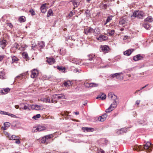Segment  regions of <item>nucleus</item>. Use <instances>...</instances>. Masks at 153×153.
<instances>
[{
	"instance_id": "f257e3e1",
	"label": "nucleus",
	"mask_w": 153,
	"mask_h": 153,
	"mask_svg": "<svg viewBox=\"0 0 153 153\" xmlns=\"http://www.w3.org/2000/svg\"><path fill=\"white\" fill-rule=\"evenodd\" d=\"M139 150H143L144 149L146 150V151L147 152H150L152 150V147H153V145L149 142H147L143 146H138Z\"/></svg>"
},
{
	"instance_id": "f03ea898",
	"label": "nucleus",
	"mask_w": 153,
	"mask_h": 153,
	"mask_svg": "<svg viewBox=\"0 0 153 153\" xmlns=\"http://www.w3.org/2000/svg\"><path fill=\"white\" fill-rule=\"evenodd\" d=\"M144 16V13L143 12L139 11H135L134 12L131 17H134L137 19H143Z\"/></svg>"
},
{
	"instance_id": "7ed1b4c3",
	"label": "nucleus",
	"mask_w": 153,
	"mask_h": 153,
	"mask_svg": "<svg viewBox=\"0 0 153 153\" xmlns=\"http://www.w3.org/2000/svg\"><path fill=\"white\" fill-rule=\"evenodd\" d=\"M46 129V128L44 126H39L37 128H33L32 129V131L33 132H37L38 131H40L45 130Z\"/></svg>"
},
{
	"instance_id": "20e7f679",
	"label": "nucleus",
	"mask_w": 153,
	"mask_h": 153,
	"mask_svg": "<svg viewBox=\"0 0 153 153\" xmlns=\"http://www.w3.org/2000/svg\"><path fill=\"white\" fill-rule=\"evenodd\" d=\"M94 29L91 27H88L84 29V33L86 35H91L93 32Z\"/></svg>"
},
{
	"instance_id": "39448f33",
	"label": "nucleus",
	"mask_w": 153,
	"mask_h": 153,
	"mask_svg": "<svg viewBox=\"0 0 153 153\" xmlns=\"http://www.w3.org/2000/svg\"><path fill=\"white\" fill-rule=\"evenodd\" d=\"M31 77L32 78H34L37 77L39 73L38 70L36 69H34L31 71Z\"/></svg>"
},
{
	"instance_id": "423d86ee",
	"label": "nucleus",
	"mask_w": 153,
	"mask_h": 153,
	"mask_svg": "<svg viewBox=\"0 0 153 153\" xmlns=\"http://www.w3.org/2000/svg\"><path fill=\"white\" fill-rule=\"evenodd\" d=\"M100 49L102 51L105 53L108 51L109 50V47L106 45L101 46Z\"/></svg>"
},
{
	"instance_id": "0eeeda50",
	"label": "nucleus",
	"mask_w": 153,
	"mask_h": 153,
	"mask_svg": "<svg viewBox=\"0 0 153 153\" xmlns=\"http://www.w3.org/2000/svg\"><path fill=\"white\" fill-rule=\"evenodd\" d=\"M114 100V101L113 103H112L110 106L113 110H114L117 107L118 104V100L117 99Z\"/></svg>"
},
{
	"instance_id": "6e6552de",
	"label": "nucleus",
	"mask_w": 153,
	"mask_h": 153,
	"mask_svg": "<svg viewBox=\"0 0 153 153\" xmlns=\"http://www.w3.org/2000/svg\"><path fill=\"white\" fill-rule=\"evenodd\" d=\"M10 91V89L8 88H2L0 91V93L1 94H5L7 93Z\"/></svg>"
},
{
	"instance_id": "1a4fd4ad",
	"label": "nucleus",
	"mask_w": 153,
	"mask_h": 153,
	"mask_svg": "<svg viewBox=\"0 0 153 153\" xmlns=\"http://www.w3.org/2000/svg\"><path fill=\"white\" fill-rule=\"evenodd\" d=\"M47 62L49 65H51L55 63V59L53 58L47 57Z\"/></svg>"
},
{
	"instance_id": "9d476101",
	"label": "nucleus",
	"mask_w": 153,
	"mask_h": 153,
	"mask_svg": "<svg viewBox=\"0 0 153 153\" xmlns=\"http://www.w3.org/2000/svg\"><path fill=\"white\" fill-rule=\"evenodd\" d=\"M107 117V114L105 113L101 116L99 117L98 118V120L101 122H103L105 120Z\"/></svg>"
},
{
	"instance_id": "9b49d317",
	"label": "nucleus",
	"mask_w": 153,
	"mask_h": 153,
	"mask_svg": "<svg viewBox=\"0 0 153 153\" xmlns=\"http://www.w3.org/2000/svg\"><path fill=\"white\" fill-rule=\"evenodd\" d=\"M108 97L109 99L113 100L117 99V97L112 93H109L108 94Z\"/></svg>"
},
{
	"instance_id": "f8f14e48",
	"label": "nucleus",
	"mask_w": 153,
	"mask_h": 153,
	"mask_svg": "<svg viewBox=\"0 0 153 153\" xmlns=\"http://www.w3.org/2000/svg\"><path fill=\"white\" fill-rule=\"evenodd\" d=\"M127 131L126 129L123 128H122L116 131L117 134L119 135L120 134H122L126 132Z\"/></svg>"
},
{
	"instance_id": "ddd939ff",
	"label": "nucleus",
	"mask_w": 153,
	"mask_h": 153,
	"mask_svg": "<svg viewBox=\"0 0 153 153\" xmlns=\"http://www.w3.org/2000/svg\"><path fill=\"white\" fill-rule=\"evenodd\" d=\"M143 57L140 54H139L134 56L133 57V59L135 61H137L142 59Z\"/></svg>"
},
{
	"instance_id": "4468645a",
	"label": "nucleus",
	"mask_w": 153,
	"mask_h": 153,
	"mask_svg": "<svg viewBox=\"0 0 153 153\" xmlns=\"http://www.w3.org/2000/svg\"><path fill=\"white\" fill-rule=\"evenodd\" d=\"M108 39V37L103 35H100L99 36V37L97 38V39L100 40L101 42H102L104 40H106Z\"/></svg>"
},
{
	"instance_id": "2eb2a0df",
	"label": "nucleus",
	"mask_w": 153,
	"mask_h": 153,
	"mask_svg": "<svg viewBox=\"0 0 153 153\" xmlns=\"http://www.w3.org/2000/svg\"><path fill=\"white\" fill-rule=\"evenodd\" d=\"M82 129L83 131L86 132L93 131L94 130V129L93 128L87 127H82Z\"/></svg>"
},
{
	"instance_id": "dca6fc26",
	"label": "nucleus",
	"mask_w": 153,
	"mask_h": 153,
	"mask_svg": "<svg viewBox=\"0 0 153 153\" xmlns=\"http://www.w3.org/2000/svg\"><path fill=\"white\" fill-rule=\"evenodd\" d=\"M106 96L105 94H104V93H101L97 97L96 99H98L100 98L102 100H104L106 99Z\"/></svg>"
},
{
	"instance_id": "f3484780",
	"label": "nucleus",
	"mask_w": 153,
	"mask_h": 153,
	"mask_svg": "<svg viewBox=\"0 0 153 153\" xmlns=\"http://www.w3.org/2000/svg\"><path fill=\"white\" fill-rule=\"evenodd\" d=\"M46 4L45 3L43 4L41 7L40 9L42 13H45L46 11Z\"/></svg>"
},
{
	"instance_id": "a211bd4d",
	"label": "nucleus",
	"mask_w": 153,
	"mask_h": 153,
	"mask_svg": "<svg viewBox=\"0 0 153 153\" xmlns=\"http://www.w3.org/2000/svg\"><path fill=\"white\" fill-rule=\"evenodd\" d=\"M10 123L9 122H6L4 123V126H2L1 128L4 130H6L10 126Z\"/></svg>"
},
{
	"instance_id": "6ab92c4d",
	"label": "nucleus",
	"mask_w": 153,
	"mask_h": 153,
	"mask_svg": "<svg viewBox=\"0 0 153 153\" xmlns=\"http://www.w3.org/2000/svg\"><path fill=\"white\" fill-rule=\"evenodd\" d=\"M134 50L132 49H130L124 52V54L127 56H129L131 53L133 52Z\"/></svg>"
},
{
	"instance_id": "aec40b11",
	"label": "nucleus",
	"mask_w": 153,
	"mask_h": 153,
	"mask_svg": "<svg viewBox=\"0 0 153 153\" xmlns=\"http://www.w3.org/2000/svg\"><path fill=\"white\" fill-rule=\"evenodd\" d=\"M63 85H64V86H70L71 85V82L70 81H65Z\"/></svg>"
},
{
	"instance_id": "412c9836",
	"label": "nucleus",
	"mask_w": 153,
	"mask_h": 153,
	"mask_svg": "<svg viewBox=\"0 0 153 153\" xmlns=\"http://www.w3.org/2000/svg\"><path fill=\"white\" fill-rule=\"evenodd\" d=\"M56 68H57L59 71L63 73H65V67L62 66H57Z\"/></svg>"
},
{
	"instance_id": "4be33fe9",
	"label": "nucleus",
	"mask_w": 153,
	"mask_h": 153,
	"mask_svg": "<svg viewBox=\"0 0 153 153\" xmlns=\"http://www.w3.org/2000/svg\"><path fill=\"white\" fill-rule=\"evenodd\" d=\"M75 40V39L73 37H71V38H70L68 39L67 42L70 44L69 45H71V43L72 45L74 44V42Z\"/></svg>"
},
{
	"instance_id": "5701e85b",
	"label": "nucleus",
	"mask_w": 153,
	"mask_h": 153,
	"mask_svg": "<svg viewBox=\"0 0 153 153\" xmlns=\"http://www.w3.org/2000/svg\"><path fill=\"white\" fill-rule=\"evenodd\" d=\"M0 78L1 79H5V74L4 71L0 72Z\"/></svg>"
},
{
	"instance_id": "b1692460",
	"label": "nucleus",
	"mask_w": 153,
	"mask_h": 153,
	"mask_svg": "<svg viewBox=\"0 0 153 153\" xmlns=\"http://www.w3.org/2000/svg\"><path fill=\"white\" fill-rule=\"evenodd\" d=\"M46 137L44 136L41 139V142L42 143H45L46 144H47L48 143V142L46 139Z\"/></svg>"
},
{
	"instance_id": "393cba45",
	"label": "nucleus",
	"mask_w": 153,
	"mask_h": 153,
	"mask_svg": "<svg viewBox=\"0 0 153 153\" xmlns=\"http://www.w3.org/2000/svg\"><path fill=\"white\" fill-rule=\"evenodd\" d=\"M66 49L62 48L60 49L59 53L61 55H64L66 53Z\"/></svg>"
},
{
	"instance_id": "a878e982",
	"label": "nucleus",
	"mask_w": 153,
	"mask_h": 153,
	"mask_svg": "<svg viewBox=\"0 0 153 153\" xmlns=\"http://www.w3.org/2000/svg\"><path fill=\"white\" fill-rule=\"evenodd\" d=\"M8 137L9 139L11 140H16L17 138H18V137L16 136L15 135H13L10 136L9 135L8 136Z\"/></svg>"
},
{
	"instance_id": "bb28decb",
	"label": "nucleus",
	"mask_w": 153,
	"mask_h": 153,
	"mask_svg": "<svg viewBox=\"0 0 153 153\" xmlns=\"http://www.w3.org/2000/svg\"><path fill=\"white\" fill-rule=\"evenodd\" d=\"M19 20L20 22H23L25 21L26 18L24 16H21L19 18Z\"/></svg>"
},
{
	"instance_id": "cd10ccee",
	"label": "nucleus",
	"mask_w": 153,
	"mask_h": 153,
	"mask_svg": "<svg viewBox=\"0 0 153 153\" xmlns=\"http://www.w3.org/2000/svg\"><path fill=\"white\" fill-rule=\"evenodd\" d=\"M6 42V41L5 40H2L0 42L1 47L3 49L5 47Z\"/></svg>"
},
{
	"instance_id": "c85d7f7f",
	"label": "nucleus",
	"mask_w": 153,
	"mask_h": 153,
	"mask_svg": "<svg viewBox=\"0 0 153 153\" xmlns=\"http://www.w3.org/2000/svg\"><path fill=\"white\" fill-rule=\"evenodd\" d=\"M121 74H122V72L116 73L114 74V75H115V77H116V79H121V77L120 75Z\"/></svg>"
},
{
	"instance_id": "c756f323",
	"label": "nucleus",
	"mask_w": 153,
	"mask_h": 153,
	"mask_svg": "<svg viewBox=\"0 0 153 153\" xmlns=\"http://www.w3.org/2000/svg\"><path fill=\"white\" fill-rule=\"evenodd\" d=\"M93 33H94V35L96 36V35L99 34L100 33V30L98 28L94 29V31H93Z\"/></svg>"
},
{
	"instance_id": "7c9ffc66",
	"label": "nucleus",
	"mask_w": 153,
	"mask_h": 153,
	"mask_svg": "<svg viewBox=\"0 0 153 153\" xmlns=\"http://www.w3.org/2000/svg\"><path fill=\"white\" fill-rule=\"evenodd\" d=\"M94 55L92 54H89L87 56L88 58V60L89 61L92 60L94 58Z\"/></svg>"
},
{
	"instance_id": "2f4dec72",
	"label": "nucleus",
	"mask_w": 153,
	"mask_h": 153,
	"mask_svg": "<svg viewBox=\"0 0 153 153\" xmlns=\"http://www.w3.org/2000/svg\"><path fill=\"white\" fill-rule=\"evenodd\" d=\"M42 101L44 102H50V100L48 97L45 98H43L42 99Z\"/></svg>"
},
{
	"instance_id": "473e14b6",
	"label": "nucleus",
	"mask_w": 153,
	"mask_h": 153,
	"mask_svg": "<svg viewBox=\"0 0 153 153\" xmlns=\"http://www.w3.org/2000/svg\"><path fill=\"white\" fill-rule=\"evenodd\" d=\"M145 20L146 21L151 22L153 21V19L151 16H149L146 19H145Z\"/></svg>"
},
{
	"instance_id": "72a5a7b5",
	"label": "nucleus",
	"mask_w": 153,
	"mask_h": 153,
	"mask_svg": "<svg viewBox=\"0 0 153 153\" xmlns=\"http://www.w3.org/2000/svg\"><path fill=\"white\" fill-rule=\"evenodd\" d=\"M90 84V86H91V88L96 87L99 86V84L98 83L92 82Z\"/></svg>"
},
{
	"instance_id": "f704fd0d",
	"label": "nucleus",
	"mask_w": 153,
	"mask_h": 153,
	"mask_svg": "<svg viewBox=\"0 0 153 153\" xmlns=\"http://www.w3.org/2000/svg\"><path fill=\"white\" fill-rule=\"evenodd\" d=\"M57 98L58 99H60L61 98H65V96L63 94H58L57 95Z\"/></svg>"
},
{
	"instance_id": "c9c22d12",
	"label": "nucleus",
	"mask_w": 153,
	"mask_h": 153,
	"mask_svg": "<svg viewBox=\"0 0 153 153\" xmlns=\"http://www.w3.org/2000/svg\"><path fill=\"white\" fill-rule=\"evenodd\" d=\"M12 63H13L18 60V58L15 56H12Z\"/></svg>"
},
{
	"instance_id": "e433bc0d",
	"label": "nucleus",
	"mask_w": 153,
	"mask_h": 153,
	"mask_svg": "<svg viewBox=\"0 0 153 153\" xmlns=\"http://www.w3.org/2000/svg\"><path fill=\"white\" fill-rule=\"evenodd\" d=\"M44 42L41 41L38 43V45L41 48H42L44 46Z\"/></svg>"
},
{
	"instance_id": "4c0bfd02",
	"label": "nucleus",
	"mask_w": 153,
	"mask_h": 153,
	"mask_svg": "<svg viewBox=\"0 0 153 153\" xmlns=\"http://www.w3.org/2000/svg\"><path fill=\"white\" fill-rule=\"evenodd\" d=\"M45 137H46V139L48 141V139L52 138L53 137V136L52 134H51L47 135L45 136Z\"/></svg>"
},
{
	"instance_id": "58836bf2",
	"label": "nucleus",
	"mask_w": 153,
	"mask_h": 153,
	"mask_svg": "<svg viewBox=\"0 0 153 153\" xmlns=\"http://www.w3.org/2000/svg\"><path fill=\"white\" fill-rule=\"evenodd\" d=\"M73 4L74 7H76L79 5V3L75 1H73Z\"/></svg>"
},
{
	"instance_id": "ea45409f",
	"label": "nucleus",
	"mask_w": 153,
	"mask_h": 153,
	"mask_svg": "<svg viewBox=\"0 0 153 153\" xmlns=\"http://www.w3.org/2000/svg\"><path fill=\"white\" fill-rule=\"evenodd\" d=\"M52 13V10L51 9H50L48 12V16H51Z\"/></svg>"
},
{
	"instance_id": "a19ab883",
	"label": "nucleus",
	"mask_w": 153,
	"mask_h": 153,
	"mask_svg": "<svg viewBox=\"0 0 153 153\" xmlns=\"http://www.w3.org/2000/svg\"><path fill=\"white\" fill-rule=\"evenodd\" d=\"M41 115L40 114H36L35 116H33L32 117L33 119L36 120V119L39 118L40 117Z\"/></svg>"
},
{
	"instance_id": "79ce46f5",
	"label": "nucleus",
	"mask_w": 153,
	"mask_h": 153,
	"mask_svg": "<svg viewBox=\"0 0 153 153\" xmlns=\"http://www.w3.org/2000/svg\"><path fill=\"white\" fill-rule=\"evenodd\" d=\"M143 26L146 29H149L150 27V26L147 24H145L143 25Z\"/></svg>"
},
{
	"instance_id": "37998d69",
	"label": "nucleus",
	"mask_w": 153,
	"mask_h": 153,
	"mask_svg": "<svg viewBox=\"0 0 153 153\" xmlns=\"http://www.w3.org/2000/svg\"><path fill=\"white\" fill-rule=\"evenodd\" d=\"M22 56L24 58L27 59L28 58V54L26 53H22Z\"/></svg>"
},
{
	"instance_id": "c03bdc74",
	"label": "nucleus",
	"mask_w": 153,
	"mask_h": 153,
	"mask_svg": "<svg viewBox=\"0 0 153 153\" xmlns=\"http://www.w3.org/2000/svg\"><path fill=\"white\" fill-rule=\"evenodd\" d=\"M126 21L123 19H121L119 23L120 25H123L125 23Z\"/></svg>"
},
{
	"instance_id": "a18cd8bd",
	"label": "nucleus",
	"mask_w": 153,
	"mask_h": 153,
	"mask_svg": "<svg viewBox=\"0 0 153 153\" xmlns=\"http://www.w3.org/2000/svg\"><path fill=\"white\" fill-rule=\"evenodd\" d=\"M96 60L99 61L98 62H96L97 64L99 65L100 64L101 62V59L100 58L98 57L96 59Z\"/></svg>"
},
{
	"instance_id": "49530a36",
	"label": "nucleus",
	"mask_w": 153,
	"mask_h": 153,
	"mask_svg": "<svg viewBox=\"0 0 153 153\" xmlns=\"http://www.w3.org/2000/svg\"><path fill=\"white\" fill-rule=\"evenodd\" d=\"M113 110L109 106V107L105 110V112L106 113H109L112 111Z\"/></svg>"
},
{
	"instance_id": "de8ad7c7",
	"label": "nucleus",
	"mask_w": 153,
	"mask_h": 153,
	"mask_svg": "<svg viewBox=\"0 0 153 153\" xmlns=\"http://www.w3.org/2000/svg\"><path fill=\"white\" fill-rule=\"evenodd\" d=\"M41 106L37 105H35V109L38 110L41 109Z\"/></svg>"
},
{
	"instance_id": "09e8293b",
	"label": "nucleus",
	"mask_w": 153,
	"mask_h": 153,
	"mask_svg": "<svg viewBox=\"0 0 153 153\" xmlns=\"http://www.w3.org/2000/svg\"><path fill=\"white\" fill-rule=\"evenodd\" d=\"M90 84L91 83H85V85L87 88H91V86H90Z\"/></svg>"
},
{
	"instance_id": "8fccbe9b",
	"label": "nucleus",
	"mask_w": 153,
	"mask_h": 153,
	"mask_svg": "<svg viewBox=\"0 0 153 153\" xmlns=\"http://www.w3.org/2000/svg\"><path fill=\"white\" fill-rule=\"evenodd\" d=\"M114 30H111L108 32V34H109V35L111 36L114 34Z\"/></svg>"
},
{
	"instance_id": "3c124183",
	"label": "nucleus",
	"mask_w": 153,
	"mask_h": 153,
	"mask_svg": "<svg viewBox=\"0 0 153 153\" xmlns=\"http://www.w3.org/2000/svg\"><path fill=\"white\" fill-rule=\"evenodd\" d=\"M31 13L32 15L33 16L35 15V13L33 9H30L29 11Z\"/></svg>"
},
{
	"instance_id": "603ef678",
	"label": "nucleus",
	"mask_w": 153,
	"mask_h": 153,
	"mask_svg": "<svg viewBox=\"0 0 153 153\" xmlns=\"http://www.w3.org/2000/svg\"><path fill=\"white\" fill-rule=\"evenodd\" d=\"M57 94H55L54 95H53L51 97V98L54 99L55 100H57L58 99L57 98Z\"/></svg>"
},
{
	"instance_id": "864d4df0",
	"label": "nucleus",
	"mask_w": 153,
	"mask_h": 153,
	"mask_svg": "<svg viewBox=\"0 0 153 153\" xmlns=\"http://www.w3.org/2000/svg\"><path fill=\"white\" fill-rule=\"evenodd\" d=\"M101 6H102V8L103 9L104 8V9H106L107 8V5L106 4H102Z\"/></svg>"
},
{
	"instance_id": "5fc2aeb1",
	"label": "nucleus",
	"mask_w": 153,
	"mask_h": 153,
	"mask_svg": "<svg viewBox=\"0 0 153 153\" xmlns=\"http://www.w3.org/2000/svg\"><path fill=\"white\" fill-rule=\"evenodd\" d=\"M29 105L26 106V105H25L24 106V107L22 108V109H23L26 110V109H29Z\"/></svg>"
},
{
	"instance_id": "6e6d98bb",
	"label": "nucleus",
	"mask_w": 153,
	"mask_h": 153,
	"mask_svg": "<svg viewBox=\"0 0 153 153\" xmlns=\"http://www.w3.org/2000/svg\"><path fill=\"white\" fill-rule=\"evenodd\" d=\"M8 115L9 116H10L12 117H14V118H16V116L15 115L13 114L8 113Z\"/></svg>"
},
{
	"instance_id": "4d7b16f0",
	"label": "nucleus",
	"mask_w": 153,
	"mask_h": 153,
	"mask_svg": "<svg viewBox=\"0 0 153 153\" xmlns=\"http://www.w3.org/2000/svg\"><path fill=\"white\" fill-rule=\"evenodd\" d=\"M89 12V10H87L85 12V13L87 15V17H88V16H90Z\"/></svg>"
},
{
	"instance_id": "13d9d810",
	"label": "nucleus",
	"mask_w": 153,
	"mask_h": 153,
	"mask_svg": "<svg viewBox=\"0 0 153 153\" xmlns=\"http://www.w3.org/2000/svg\"><path fill=\"white\" fill-rule=\"evenodd\" d=\"M73 15L74 13L73 12L71 11L69 14L68 16V17H70L72 16Z\"/></svg>"
},
{
	"instance_id": "bf43d9fd",
	"label": "nucleus",
	"mask_w": 153,
	"mask_h": 153,
	"mask_svg": "<svg viewBox=\"0 0 153 153\" xmlns=\"http://www.w3.org/2000/svg\"><path fill=\"white\" fill-rule=\"evenodd\" d=\"M57 102V100H55L54 99H53V98H52V99L51 100H50V102L56 103Z\"/></svg>"
},
{
	"instance_id": "052dcab7",
	"label": "nucleus",
	"mask_w": 153,
	"mask_h": 153,
	"mask_svg": "<svg viewBox=\"0 0 153 153\" xmlns=\"http://www.w3.org/2000/svg\"><path fill=\"white\" fill-rule=\"evenodd\" d=\"M111 20V19H110V18L109 17H108L107 19H106V22L105 23V25H106L107 23H108V22H109L110 20Z\"/></svg>"
},
{
	"instance_id": "680f3d73",
	"label": "nucleus",
	"mask_w": 153,
	"mask_h": 153,
	"mask_svg": "<svg viewBox=\"0 0 153 153\" xmlns=\"http://www.w3.org/2000/svg\"><path fill=\"white\" fill-rule=\"evenodd\" d=\"M15 143L17 144H19V143H20V142L19 139H18V138H17V140H16Z\"/></svg>"
},
{
	"instance_id": "e2e57ef3",
	"label": "nucleus",
	"mask_w": 153,
	"mask_h": 153,
	"mask_svg": "<svg viewBox=\"0 0 153 153\" xmlns=\"http://www.w3.org/2000/svg\"><path fill=\"white\" fill-rule=\"evenodd\" d=\"M4 56V55H0V61L3 60Z\"/></svg>"
},
{
	"instance_id": "0e129e2a",
	"label": "nucleus",
	"mask_w": 153,
	"mask_h": 153,
	"mask_svg": "<svg viewBox=\"0 0 153 153\" xmlns=\"http://www.w3.org/2000/svg\"><path fill=\"white\" fill-rule=\"evenodd\" d=\"M7 25L11 28L13 27V25L10 23H7Z\"/></svg>"
},
{
	"instance_id": "69168bd1",
	"label": "nucleus",
	"mask_w": 153,
	"mask_h": 153,
	"mask_svg": "<svg viewBox=\"0 0 153 153\" xmlns=\"http://www.w3.org/2000/svg\"><path fill=\"white\" fill-rule=\"evenodd\" d=\"M98 153H104V151L101 149H100L98 151Z\"/></svg>"
},
{
	"instance_id": "338daca9",
	"label": "nucleus",
	"mask_w": 153,
	"mask_h": 153,
	"mask_svg": "<svg viewBox=\"0 0 153 153\" xmlns=\"http://www.w3.org/2000/svg\"><path fill=\"white\" fill-rule=\"evenodd\" d=\"M31 108L33 109H35V105H30Z\"/></svg>"
},
{
	"instance_id": "774afa93",
	"label": "nucleus",
	"mask_w": 153,
	"mask_h": 153,
	"mask_svg": "<svg viewBox=\"0 0 153 153\" xmlns=\"http://www.w3.org/2000/svg\"><path fill=\"white\" fill-rule=\"evenodd\" d=\"M128 36H125L124 37V38H123V40H126L127 39H128Z\"/></svg>"
}]
</instances>
